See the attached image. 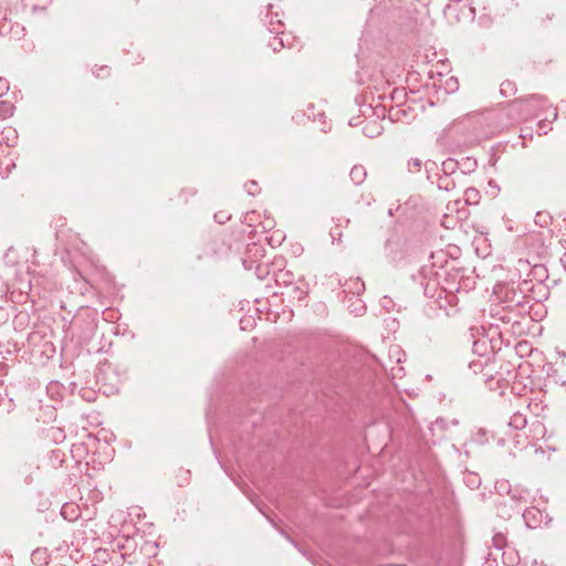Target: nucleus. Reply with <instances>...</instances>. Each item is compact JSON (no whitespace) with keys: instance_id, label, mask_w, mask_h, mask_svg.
<instances>
[{"instance_id":"1","label":"nucleus","mask_w":566,"mask_h":566,"mask_svg":"<svg viewBox=\"0 0 566 566\" xmlns=\"http://www.w3.org/2000/svg\"><path fill=\"white\" fill-rule=\"evenodd\" d=\"M405 358V353L399 345H392L388 352V361L382 363L384 367L390 373L392 378H401L403 375V367L401 363Z\"/></svg>"},{"instance_id":"2","label":"nucleus","mask_w":566,"mask_h":566,"mask_svg":"<svg viewBox=\"0 0 566 566\" xmlns=\"http://www.w3.org/2000/svg\"><path fill=\"white\" fill-rule=\"evenodd\" d=\"M523 518L526 526L530 528H537L543 525H548L552 521L547 514L535 506L526 509L523 513Z\"/></svg>"},{"instance_id":"3","label":"nucleus","mask_w":566,"mask_h":566,"mask_svg":"<svg viewBox=\"0 0 566 566\" xmlns=\"http://www.w3.org/2000/svg\"><path fill=\"white\" fill-rule=\"evenodd\" d=\"M365 291V283L359 277H352L344 284V292L352 295H360Z\"/></svg>"},{"instance_id":"4","label":"nucleus","mask_w":566,"mask_h":566,"mask_svg":"<svg viewBox=\"0 0 566 566\" xmlns=\"http://www.w3.org/2000/svg\"><path fill=\"white\" fill-rule=\"evenodd\" d=\"M367 176V171L364 166H354L350 170V179L355 185H360Z\"/></svg>"},{"instance_id":"5","label":"nucleus","mask_w":566,"mask_h":566,"mask_svg":"<svg viewBox=\"0 0 566 566\" xmlns=\"http://www.w3.org/2000/svg\"><path fill=\"white\" fill-rule=\"evenodd\" d=\"M526 423H527V420H526L525 415H523L521 412H515L511 417L509 426L512 427L513 429L521 430V429L525 428Z\"/></svg>"},{"instance_id":"6","label":"nucleus","mask_w":566,"mask_h":566,"mask_svg":"<svg viewBox=\"0 0 566 566\" xmlns=\"http://www.w3.org/2000/svg\"><path fill=\"white\" fill-rule=\"evenodd\" d=\"M289 40V34L285 33V35H276L273 36L269 41V45L273 49L274 52L279 51L280 49L285 46V42Z\"/></svg>"},{"instance_id":"7","label":"nucleus","mask_w":566,"mask_h":566,"mask_svg":"<svg viewBox=\"0 0 566 566\" xmlns=\"http://www.w3.org/2000/svg\"><path fill=\"white\" fill-rule=\"evenodd\" d=\"M6 133V136H1L0 137V143H4L7 144L8 146H12L14 145L18 136H17V132L9 127V128H4L3 132H2V135Z\"/></svg>"},{"instance_id":"8","label":"nucleus","mask_w":566,"mask_h":566,"mask_svg":"<svg viewBox=\"0 0 566 566\" xmlns=\"http://www.w3.org/2000/svg\"><path fill=\"white\" fill-rule=\"evenodd\" d=\"M268 29L271 33L276 35H285V32L283 31V23L280 19H276L275 21L271 18V20L268 23Z\"/></svg>"},{"instance_id":"9","label":"nucleus","mask_w":566,"mask_h":566,"mask_svg":"<svg viewBox=\"0 0 566 566\" xmlns=\"http://www.w3.org/2000/svg\"><path fill=\"white\" fill-rule=\"evenodd\" d=\"M504 564L509 566H514L518 562V555L514 549L506 548L503 553Z\"/></svg>"},{"instance_id":"10","label":"nucleus","mask_w":566,"mask_h":566,"mask_svg":"<svg viewBox=\"0 0 566 566\" xmlns=\"http://www.w3.org/2000/svg\"><path fill=\"white\" fill-rule=\"evenodd\" d=\"M13 105L10 102L1 101L0 102V116L3 118L10 117L13 114Z\"/></svg>"},{"instance_id":"11","label":"nucleus","mask_w":566,"mask_h":566,"mask_svg":"<svg viewBox=\"0 0 566 566\" xmlns=\"http://www.w3.org/2000/svg\"><path fill=\"white\" fill-rule=\"evenodd\" d=\"M364 129L366 135L371 138L380 135L381 133V127L376 122L366 125Z\"/></svg>"},{"instance_id":"12","label":"nucleus","mask_w":566,"mask_h":566,"mask_svg":"<svg viewBox=\"0 0 566 566\" xmlns=\"http://www.w3.org/2000/svg\"><path fill=\"white\" fill-rule=\"evenodd\" d=\"M464 195H465V201L468 203H475V202H478V200L480 198L479 191L474 188L467 189Z\"/></svg>"},{"instance_id":"13","label":"nucleus","mask_w":566,"mask_h":566,"mask_svg":"<svg viewBox=\"0 0 566 566\" xmlns=\"http://www.w3.org/2000/svg\"><path fill=\"white\" fill-rule=\"evenodd\" d=\"M348 307L355 315H361L365 312V304L360 300L355 301Z\"/></svg>"},{"instance_id":"14","label":"nucleus","mask_w":566,"mask_h":566,"mask_svg":"<svg viewBox=\"0 0 566 566\" xmlns=\"http://www.w3.org/2000/svg\"><path fill=\"white\" fill-rule=\"evenodd\" d=\"M551 220V217L547 212H537L535 216V223L541 227H546Z\"/></svg>"},{"instance_id":"15","label":"nucleus","mask_w":566,"mask_h":566,"mask_svg":"<svg viewBox=\"0 0 566 566\" xmlns=\"http://www.w3.org/2000/svg\"><path fill=\"white\" fill-rule=\"evenodd\" d=\"M493 541V544L494 546L497 548V549H502L505 547V544H506V538L505 536L502 534V533H497L493 536L492 538Z\"/></svg>"},{"instance_id":"16","label":"nucleus","mask_w":566,"mask_h":566,"mask_svg":"<svg viewBox=\"0 0 566 566\" xmlns=\"http://www.w3.org/2000/svg\"><path fill=\"white\" fill-rule=\"evenodd\" d=\"M292 277V273H290L289 271H280L277 274H276V282H282L283 284H289L291 281L290 279Z\"/></svg>"},{"instance_id":"17","label":"nucleus","mask_w":566,"mask_h":566,"mask_svg":"<svg viewBox=\"0 0 566 566\" xmlns=\"http://www.w3.org/2000/svg\"><path fill=\"white\" fill-rule=\"evenodd\" d=\"M247 187H248L249 193H251V195H254L258 191V189H256L258 186L254 181H251L249 185H247Z\"/></svg>"},{"instance_id":"18","label":"nucleus","mask_w":566,"mask_h":566,"mask_svg":"<svg viewBox=\"0 0 566 566\" xmlns=\"http://www.w3.org/2000/svg\"><path fill=\"white\" fill-rule=\"evenodd\" d=\"M214 218H216V220H217L219 223H223L226 220H229V219H230V217H229V216L223 214V213H221V214H214Z\"/></svg>"},{"instance_id":"19","label":"nucleus","mask_w":566,"mask_h":566,"mask_svg":"<svg viewBox=\"0 0 566 566\" xmlns=\"http://www.w3.org/2000/svg\"><path fill=\"white\" fill-rule=\"evenodd\" d=\"M8 90V83L0 78V96Z\"/></svg>"},{"instance_id":"20","label":"nucleus","mask_w":566,"mask_h":566,"mask_svg":"<svg viewBox=\"0 0 566 566\" xmlns=\"http://www.w3.org/2000/svg\"><path fill=\"white\" fill-rule=\"evenodd\" d=\"M391 303H392V302H391V300H390V298H388L387 296H384L381 304H382V306H384L385 308L389 310V307H390Z\"/></svg>"},{"instance_id":"21","label":"nucleus","mask_w":566,"mask_h":566,"mask_svg":"<svg viewBox=\"0 0 566 566\" xmlns=\"http://www.w3.org/2000/svg\"><path fill=\"white\" fill-rule=\"evenodd\" d=\"M42 555H45V551H41V549H36L33 552V558H38V556H42Z\"/></svg>"},{"instance_id":"22","label":"nucleus","mask_w":566,"mask_h":566,"mask_svg":"<svg viewBox=\"0 0 566 566\" xmlns=\"http://www.w3.org/2000/svg\"><path fill=\"white\" fill-rule=\"evenodd\" d=\"M409 165L419 168L420 167V160L419 159H412L409 161Z\"/></svg>"},{"instance_id":"23","label":"nucleus","mask_w":566,"mask_h":566,"mask_svg":"<svg viewBox=\"0 0 566 566\" xmlns=\"http://www.w3.org/2000/svg\"><path fill=\"white\" fill-rule=\"evenodd\" d=\"M451 10H452V6L451 4H447L444 10H443V12H444L446 15H448Z\"/></svg>"},{"instance_id":"24","label":"nucleus","mask_w":566,"mask_h":566,"mask_svg":"<svg viewBox=\"0 0 566 566\" xmlns=\"http://www.w3.org/2000/svg\"><path fill=\"white\" fill-rule=\"evenodd\" d=\"M295 290H296V291H300L298 298H302V297L306 294V292H305V291L300 290L298 287H295Z\"/></svg>"},{"instance_id":"25","label":"nucleus","mask_w":566,"mask_h":566,"mask_svg":"<svg viewBox=\"0 0 566 566\" xmlns=\"http://www.w3.org/2000/svg\"><path fill=\"white\" fill-rule=\"evenodd\" d=\"M331 235L333 237V240H335V239H336V235L340 237V233H339V232H337V233H335V232H331Z\"/></svg>"},{"instance_id":"26","label":"nucleus","mask_w":566,"mask_h":566,"mask_svg":"<svg viewBox=\"0 0 566 566\" xmlns=\"http://www.w3.org/2000/svg\"><path fill=\"white\" fill-rule=\"evenodd\" d=\"M534 566H548V565H546V564H544V563L538 564V563H537V560H535V562H534Z\"/></svg>"},{"instance_id":"27","label":"nucleus","mask_w":566,"mask_h":566,"mask_svg":"<svg viewBox=\"0 0 566 566\" xmlns=\"http://www.w3.org/2000/svg\"><path fill=\"white\" fill-rule=\"evenodd\" d=\"M501 91L505 92V84H502Z\"/></svg>"}]
</instances>
